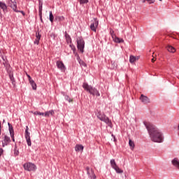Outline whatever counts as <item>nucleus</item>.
<instances>
[{
  "mask_svg": "<svg viewBox=\"0 0 179 179\" xmlns=\"http://www.w3.org/2000/svg\"><path fill=\"white\" fill-rule=\"evenodd\" d=\"M143 124L148 131L152 142H155V143H163L164 142L163 132L156 127L155 124L146 122H144Z\"/></svg>",
  "mask_w": 179,
  "mask_h": 179,
  "instance_id": "nucleus-1",
  "label": "nucleus"
},
{
  "mask_svg": "<svg viewBox=\"0 0 179 179\" xmlns=\"http://www.w3.org/2000/svg\"><path fill=\"white\" fill-rule=\"evenodd\" d=\"M83 87L92 96H96V97H100V92L96 87H93L92 85H89V84L84 83L83 84Z\"/></svg>",
  "mask_w": 179,
  "mask_h": 179,
  "instance_id": "nucleus-2",
  "label": "nucleus"
},
{
  "mask_svg": "<svg viewBox=\"0 0 179 179\" xmlns=\"http://www.w3.org/2000/svg\"><path fill=\"white\" fill-rule=\"evenodd\" d=\"M97 118H99L100 121H103V122H105V124H107L108 127H111V125L113 124L110 118H108V117H107L104 113H98Z\"/></svg>",
  "mask_w": 179,
  "mask_h": 179,
  "instance_id": "nucleus-3",
  "label": "nucleus"
},
{
  "mask_svg": "<svg viewBox=\"0 0 179 179\" xmlns=\"http://www.w3.org/2000/svg\"><path fill=\"white\" fill-rule=\"evenodd\" d=\"M22 166L26 171H36L37 170V166L31 162H26Z\"/></svg>",
  "mask_w": 179,
  "mask_h": 179,
  "instance_id": "nucleus-4",
  "label": "nucleus"
},
{
  "mask_svg": "<svg viewBox=\"0 0 179 179\" xmlns=\"http://www.w3.org/2000/svg\"><path fill=\"white\" fill-rule=\"evenodd\" d=\"M77 48L80 51V52H85V40L82 36L77 38Z\"/></svg>",
  "mask_w": 179,
  "mask_h": 179,
  "instance_id": "nucleus-5",
  "label": "nucleus"
},
{
  "mask_svg": "<svg viewBox=\"0 0 179 179\" xmlns=\"http://www.w3.org/2000/svg\"><path fill=\"white\" fill-rule=\"evenodd\" d=\"M110 166L112 169H113V170H115L116 173H117V174H122V173H124V171L120 169V167H118V166L117 165V163L115 162V159H110Z\"/></svg>",
  "mask_w": 179,
  "mask_h": 179,
  "instance_id": "nucleus-6",
  "label": "nucleus"
},
{
  "mask_svg": "<svg viewBox=\"0 0 179 179\" xmlns=\"http://www.w3.org/2000/svg\"><path fill=\"white\" fill-rule=\"evenodd\" d=\"M97 27H99V20L97 18H94L92 20H91V24H90V29L92 31H97Z\"/></svg>",
  "mask_w": 179,
  "mask_h": 179,
  "instance_id": "nucleus-7",
  "label": "nucleus"
},
{
  "mask_svg": "<svg viewBox=\"0 0 179 179\" xmlns=\"http://www.w3.org/2000/svg\"><path fill=\"white\" fill-rule=\"evenodd\" d=\"M6 3H8V6L13 9L14 12L17 11V2H16V0H7Z\"/></svg>",
  "mask_w": 179,
  "mask_h": 179,
  "instance_id": "nucleus-8",
  "label": "nucleus"
},
{
  "mask_svg": "<svg viewBox=\"0 0 179 179\" xmlns=\"http://www.w3.org/2000/svg\"><path fill=\"white\" fill-rule=\"evenodd\" d=\"M56 66H57V69L61 71V72H65V71H66V66H65V64H64L62 61H57Z\"/></svg>",
  "mask_w": 179,
  "mask_h": 179,
  "instance_id": "nucleus-9",
  "label": "nucleus"
},
{
  "mask_svg": "<svg viewBox=\"0 0 179 179\" xmlns=\"http://www.w3.org/2000/svg\"><path fill=\"white\" fill-rule=\"evenodd\" d=\"M8 131L10 132V137L12 138L13 142H15V131L13 130V127L10 123H8Z\"/></svg>",
  "mask_w": 179,
  "mask_h": 179,
  "instance_id": "nucleus-10",
  "label": "nucleus"
},
{
  "mask_svg": "<svg viewBox=\"0 0 179 179\" xmlns=\"http://www.w3.org/2000/svg\"><path fill=\"white\" fill-rule=\"evenodd\" d=\"M87 174L91 178H96V175H94V172L93 171V169H90L89 166L86 167Z\"/></svg>",
  "mask_w": 179,
  "mask_h": 179,
  "instance_id": "nucleus-11",
  "label": "nucleus"
},
{
  "mask_svg": "<svg viewBox=\"0 0 179 179\" xmlns=\"http://www.w3.org/2000/svg\"><path fill=\"white\" fill-rule=\"evenodd\" d=\"M140 100H141V103H143V104H148V103H150V99L148 96H146L143 94L141 95Z\"/></svg>",
  "mask_w": 179,
  "mask_h": 179,
  "instance_id": "nucleus-12",
  "label": "nucleus"
},
{
  "mask_svg": "<svg viewBox=\"0 0 179 179\" xmlns=\"http://www.w3.org/2000/svg\"><path fill=\"white\" fill-rule=\"evenodd\" d=\"M171 164L173 166H175L177 170H179V159L178 158L176 157L171 161Z\"/></svg>",
  "mask_w": 179,
  "mask_h": 179,
  "instance_id": "nucleus-13",
  "label": "nucleus"
},
{
  "mask_svg": "<svg viewBox=\"0 0 179 179\" xmlns=\"http://www.w3.org/2000/svg\"><path fill=\"white\" fill-rule=\"evenodd\" d=\"M0 8L2 9L3 12H6V10H8V6H6L5 2L0 1Z\"/></svg>",
  "mask_w": 179,
  "mask_h": 179,
  "instance_id": "nucleus-14",
  "label": "nucleus"
},
{
  "mask_svg": "<svg viewBox=\"0 0 179 179\" xmlns=\"http://www.w3.org/2000/svg\"><path fill=\"white\" fill-rule=\"evenodd\" d=\"M65 38L67 44H72V38H71V36L68 34V32L65 31Z\"/></svg>",
  "mask_w": 179,
  "mask_h": 179,
  "instance_id": "nucleus-15",
  "label": "nucleus"
},
{
  "mask_svg": "<svg viewBox=\"0 0 179 179\" xmlns=\"http://www.w3.org/2000/svg\"><path fill=\"white\" fill-rule=\"evenodd\" d=\"M10 142V137L4 136L3 146H7L8 143Z\"/></svg>",
  "mask_w": 179,
  "mask_h": 179,
  "instance_id": "nucleus-16",
  "label": "nucleus"
},
{
  "mask_svg": "<svg viewBox=\"0 0 179 179\" xmlns=\"http://www.w3.org/2000/svg\"><path fill=\"white\" fill-rule=\"evenodd\" d=\"M83 149H85V147H83V145H80V144H77L75 146V150L76 152H80V150L82 152H83Z\"/></svg>",
  "mask_w": 179,
  "mask_h": 179,
  "instance_id": "nucleus-17",
  "label": "nucleus"
},
{
  "mask_svg": "<svg viewBox=\"0 0 179 179\" xmlns=\"http://www.w3.org/2000/svg\"><path fill=\"white\" fill-rule=\"evenodd\" d=\"M29 83L33 89V90H37V84L34 82V80H31L29 81Z\"/></svg>",
  "mask_w": 179,
  "mask_h": 179,
  "instance_id": "nucleus-18",
  "label": "nucleus"
},
{
  "mask_svg": "<svg viewBox=\"0 0 179 179\" xmlns=\"http://www.w3.org/2000/svg\"><path fill=\"white\" fill-rule=\"evenodd\" d=\"M136 59H139V58L138 57L136 58V57L131 55L129 57V63L134 64V62H135L136 61Z\"/></svg>",
  "mask_w": 179,
  "mask_h": 179,
  "instance_id": "nucleus-19",
  "label": "nucleus"
},
{
  "mask_svg": "<svg viewBox=\"0 0 179 179\" xmlns=\"http://www.w3.org/2000/svg\"><path fill=\"white\" fill-rule=\"evenodd\" d=\"M9 78H10V81H11V83H12V85L14 86V87H15V86H16V80H15V77H13V75H12V74H10L9 75Z\"/></svg>",
  "mask_w": 179,
  "mask_h": 179,
  "instance_id": "nucleus-20",
  "label": "nucleus"
},
{
  "mask_svg": "<svg viewBox=\"0 0 179 179\" xmlns=\"http://www.w3.org/2000/svg\"><path fill=\"white\" fill-rule=\"evenodd\" d=\"M113 41H115V43H124V39L120 38H118V37H117V36H115V37L113 38Z\"/></svg>",
  "mask_w": 179,
  "mask_h": 179,
  "instance_id": "nucleus-21",
  "label": "nucleus"
},
{
  "mask_svg": "<svg viewBox=\"0 0 179 179\" xmlns=\"http://www.w3.org/2000/svg\"><path fill=\"white\" fill-rule=\"evenodd\" d=\"M166 50L167 51H169V52H176V48H174V47L171 46V45H168L166 47Z\"/></svg>",
  "mask_w": 179,
  "mask_h": 179,
  "instance_id": "nucleus-22",
  "label": "nucleus"
},
{
  "mask_svg": "<svg viewBox=\"0 0 179 179\" xmlns=\"http://www.w3.org/2000/svg\"><path fill=\"white\" fill-rule=\"evenodd\" d=\"M24 135H25V138H30V132H29L28 126H26Z\"/></svg>",
  "mask_w": 179,
  "mask_h": 179,
  "instance_id": "nucleus-23",
  "label": "nucleus"
},
{
  "mask_svg": "<svg viewBox=\"0 0 179 179\" xmlns=\"http://www.w3.org/2000/svg\"><path fill=\"white\" fill-rule=\"evenodd\" d=\"M129 145L130 146L131 150H134V148H135V143H134V141H132V140L129 139Z\"/></svg>",
  "mask_w": 179,
  "mask_h": 179,
  "instance_id": "nucleus-24",
  "label": "nucleus"
},
{
  "mask_svg": "<svg viewBox=\"0 0 179 179\" xmlns=\"http://www.w3.org/2000/svg\"><path fill=\"white\" fill-rule=\"evenodd\" d=\"M49 20L51 23L54 22V15H52V11H50L49 13Z\"/></svg>",
  "mask_w": 179,
  "mask_h": 179,
  "instance_id": "nucleus-25",
  "label": "nucleus"
},
{
  "mask_svg": "<svg viewBox=\"0 0 179 179\" xmlns=\"http://www.w3.org/2000/svg\"><path fill=\"white\" fill-rule=\"evenodd\" d=\"M14 156H19V150L17 149V145L14 147Z\"/></svg>",
  "mask_w": 179,
  "mask_h": 179,
  "instance_id": "nucleus-26",
  "label": "nucleus"
},
{
  "mask_svg": "<svg viewBox=\"0 0 179 179\" xmlns=\"http://www.w3.org/2000/svg\"><path fill=\"white\" fill-rule=\"evenodd\" d=\"M64 99L66 100V101H69V103H72V101H73V100H72V99H71V97H69L68 95H65Z\"/></svg>",
  "mask_w": 179,
  "mask_h": 179,
  "instance_id": "nucleus-27",
  "label": "nucleus"
},
{
  "mask_svg": "<svg viewBox=\"0 0 179 179\" xmlns=\"http://www.w3.org/2000/svg\"><path fill=\"white\" fill-rule=\"evenodd\" d=\"M25 139H26L27 145L28 146H31V139L30 138V137L29 138H27Z\"/></svg>",
  "mask_w": 179,
  "mask_h": 179,
  "instance_id": "nucleus-28",
  "label": "nucleus"
},
{
  "mask_svg": "<svg viewBox=\"0 0 179 179\" xmlns=\"http://www.w3.org/2000/svg\"><path fill=\"white\" fill-rule=\"evenodd\" d=\"M80 5H83L85 3H88L89 0H78Z\"/></svg>",
  "mask_w": 179,
  "mask_h": 179,
  "instance_id": "nucleus-29",
  "label": "nucleus"
},
{
  "mask_svg": "<svg viewBox=\"0 0 179 179\" xmlns=\"http://www.w3.org/2000/svg\"><path fill=\"white\" fill-rule=\"evenodd\" d=\"M110 36L113 38H114V37L115 36V34L114 33V30H113L111 29H110Z\"/></svg>",
  "mask_w": 179,
  "mask_h": 179,
  "instance_id": "nucleus-30",
  "label": "nucleus"
},
{
  "mask_svg": "<svg viewBox=\"0 0 179 179\" xmlns=\"http://www.w3.org/2000/svg\"><path fill=\"white\" fill-rule=\"evenodd\" d=\"M1 58H2L3 61H4L3 62V65H4V66H6V57L2 56Z\"/></svg>",
  "mask_w": 179,
  "mask_h": 179,
  "instance_id": "nucleus-31",
  "label": "nucleus"
},
{
  "mask_svg": "<svg viewBox=\"0 0 179 179\" xmlns=\"http://www.w3.org/2000/svg\"><path fill=\"white\" fill-rule=\"evenodd\" d=\"M34 115H44V113L36 111L34 113Z\"/></svg>",
  "mask_w": 179,
  "mask_h": 179,
  "instance_id": "nucleus-32",
  "label": "nucleus"
},
{
  "mask_svg": "<svg viewBox=\"0 0 179 179\" xmlns=\"http://www.w3.org/2000/svg\"><path fill=\"white\" fill-rule=\"evenodd\" d=\"M15 12H16L17 13H22V15H23L24 16H26V13L23 10H19L17 9V11H15Z\"/></svg>",
  "mask_w": 179,
  "mask_h": 179,
  "instance_id": "nucleus-33",
  "label": "nucleus"
},
{
  "mask_svg": "<svg viewBox=\"0 0 179 179\" xmlns=\"http://www.w3.org/2000/svg\"><path fill=\"white\" fill-rule=\"evenodd\" d=\"M36 38L41 40V35L40 34V32L37 31L36 34Z\"/></svg>",
  "mask_w": 179,
  "mask_h": 179,
  "instance_id": "nucleus-34",
  "label": "nucleus"
},
{
  "mask_svg": "<svg viewBox=\"0 0 179 179\" xmlns=\"http://www.w3.org/2000/svg\"><path fill=\"white\" fill-rule=\"evenodd\" d=\"M34 44H36L37 45H38V44H40V39L36 38L34 41Z\"/></svg>",
  "mask_w": 179,
  "mask_h": 179,
  "instance_id": "nucleus-35",
  "label": "nucleus"
},
{
  "mask_svg": "<svg viewBox=\"0 0 179 179\" xmlns=\"http://www.w3.org/2000/svg\"><path fill=\"white\" fill-rule=\"evenodd\" d=\"M58 19L60 22H62L64 20H65V17L64 16H60V17H58Z\"/></svg>",
  "mask_w": 179,
  "mask_h": 179,
  "instance_id": "nucleus-36",
  "label": "nucleus"
},
{
  "mask_svg": "<svg viewBox=\"0 0 179 179\" xmlns=\"http://www.w3.org/2000/svg\"><path fill=\"white\" fill-rule=\"evenodd\" d=\"M77 57V61L79 62V64H80V61H82V59H80V57H79V55L76 54V55Z\"/></svg>",
  "mask_w": 179,
  "mask_h": 179,
  "instance_id": "nucleus-37",
  "label": "nucleus"
},
{
  "mask_svg": "<svg viewBox=\"0 0 179 179\" xmlns=\"http://www.w3.org/2000/svg\"><path fill=\"white\" fill-rule=\"evenodd\" d=\"M147 1H148V3H150V5H152V3H155V0H147Z\"/></svg>",
  "mask_w": 179,
  "mask_h": 179,
  "instance_id": "nucleus-38",
  "label": "nucleus"
},
{
  "mask_svg": "<svg viewBox=\"0 0 179 179\" xmlns=\"http://www.w3.org/2000/svg\"><path fill=\"white\" fill-rule=\"evenodd\" d=\"M54 114H55V113L54 112L53 110H49V115H54Z\"/></svg>",
  "mask_w": 179,
  "mask_h": 179,
  "instance_id": "nucleus-39",
  "label": "nucleus"
},
{
  "mask_svg": "<svg viewBox=\"0 0 179 179\" xmlns=\"http://www.w3.org/2000/svg\"><path fill=\"white\" fill-rule=\"evenodd\" d=\"M43 115H45V117H50L49 111L45 112Z\"/></svg>",
  "mask_w": 179,
  "mask_h": 179,
  "instance_id": "nucleus-40",
  "label": "nucleus"
},
{
  "mask_svg": "<svg viewBox=\"0 0 179 179\" xmlns=\"http://www.w3.org/2000/svg\"><path fill=\"white\" fill-rule=\"evenodd\" d=\"M27 78H28V79H29V82L33 80V79H31V76H30V75L27 74Z\"/></svg>",
  "mask_w": 179,
  "mask_h": 179,
  "instance_id": "nucleus-41",
  "label": "nucleus"
},
{
  "mask_svg": "<svg viewBox=\"0 0 179 179\" xmlns=\"http://www.w3.org/2000/svg\"><path fill=\"white\" fill-rule=\"evenodd\" d=\"M39 17H43V11H38Z\"/></svg>",
  "mask_w": 179,
  "mask_h": 179,
  "instance_id": "nucleus-42",
  "label": "nucleus"
},
{
  "mask_svg": "<svg viewBox=\"0 0 179 179\" xmlns=\"http://www.w3.org/2000/svg\"><path fill=\"white\" fill-rule=\"evenodd\" d=\"M2 155H3V150L0 148V157L2 156Z\"/></svg>",
  "mask_w": 179,
  "mask_h": 179,
  "instance_id": "nucleus-43",
  "label": "nucleus"
},
{
  "mask_svg": "<svg viewBox=\"0 0 179 179\" xmlns=\"http://www.w3.org/2000/svg\"><path fill=\"white\" fill-rule=\"evenodd\" d=\"M38 8H39L38 12H43V7L39 6Z\"/></svg>",
  "mask_w": 179,
  "mask_h": 179,
  "instance_id": "nucleus-44",
  "label": "nucleus"
},
{
  "mask_svg": "<svg viewBox=\"0 0 179 179\" xmlns=\"http://www.w3.org/2000/svg\"><path fill=\"white\" fill-rule=\"evenodd\" d=\"M50 37H53V38H55V34H51Z\"/></svg>",
  "mask_w": 179,
  "mask_h": 179,
  "instance_id": "nucleus-45",
  "label": "nucleus"
},
{
  "mask_svg": "<svg viewBox=\"0 0 179 179\" xmlns=\"http://www.w3.org/2000/svg\"><path fill=\"white\" fill-rule=\"evenodd\" d=\"M70 47L71 48V50H75V46H73V45H70Z\"/></svg>",
  "mask_w": 179,
  "mask_h": 179,
  "instance_id": "nucleus-46",
  "label": "nucleus"
},
{
  "mask_svg": "<svg viewBox=\"0 0 179 179\" xmlns=\"http://www.w3.org/2000/svg\"><path fill=\"white\" fill-rule=\"evenodd\" d=\"M39 6H41V7H42V8H43V2L39 1Z\"/></svg>",
  "mask_w": 179,
  "mask_h": 179,
  "instance_id": "nucleus-47",
  "label": "nucleus"
},
{
  "mask_svg": "<svg viewBox=\"0 0 179 179\" xmlns=\"http://www.w3.org/2000/svg\"><path fill=\"white\" fill-rule=\"evenodd\" d=\"M40 20H41V23H44V21L43 20V17H40Z\"/></svg>",
  "mask_w": 179,
  "mask_h": 179,
  "instance_id": "nucleus-48",
  "label": "nucleus"
},
{
  "mask_svg": "<svg viewBox=\"0 0 179 179\" xmlns=\"http://www.w3.org/2000/svg\"><path fill=\"white\" fill-rule=\"evenodd\" d=\"M1 130H2V127H1V121H0V135H1Z\"/></svg>",
  "mask_w": 179,
  "mask_h": 179,
  "instance_id": "nucleus-49",
  "label": "nucleus"
},
{
  "mask_svg": "<svg viewBox=\"0 0 179 179\" xmlns=\"http://www.w3.org/2000/svg\"><path fill=\"white\" fill-rule=\"evenodd\" d=\"M155 61H156V59H155V57H153V58L152 59V62H155Z\"/></svg>",
  "mask_w": 179,
  "mask_h": 179,
  "instance_id": "nucleus-50",
  "label": "nucleus"
},
{
  "mask_svg": "<svg viewBox=\"0 0 179 179\" xmlns=\"http://www.w3.org/2000/svg\"><path fill=\"white\" fill-rule=\"evenodd\" d=\"M112 137L113 138L114 141H115V136H114V134H112Z\"/></svg>",
  "mask_w": 179,
  "mask_h": 179,
  "instance_id": "nucleus-51",
  "label": "nucleus"
},
{
  "mask_svg": "<svg viewBox=\"0 0 179 179\" xmlns=\"http://www.w3.org/2000/svg\"><path fill=\"white\" fill-rule=\"evenodd\" d=\"M146 2V0H143V3H145Z\"/></svg>",
  "mask_w": 179,
  "mask_h": 179,
  "instance_id": "nucleus-52",
  "label": "nucleus"
},
{
  "mask_svg": "<svg viewBox=\"0 0 179 179\" xmlns=\"http://www.w3.org/2000/svg\"><path fill=\"white\" fill-rule=\"evenodd\" d=\"M3 124H5V120H3Z\"/></svg>",
  "mask_w": 179,
  "mask_h": 179,
  "instance_id": "nucleus-53",
  "label": "nucleus"
},
{
  "mask_svg": "<svg viewBox=\"0 0 179 179\" xmlns=\"http://www.w3.org/2000/svg\"><path fill=\"white\" fill-rule=\"evenodd\" d=\"M159 1H160V2H162V1H163V0H159Z\"/></svg>",
  "mask_w": 179,
  "mask_h": 179,
  "instance_id": "nucleus-54",
  "label": "nucleus"
},
{
  "mask_svg": "<svg viewBox=\"0 0 179 179\" xmlns=\"http://www.w3.org/2000/svg\"><path fill=\"white\" fill-rule=\"evenodd\" d=\"M178 129H179V124H178Z\"/></svg>",
  "mask_w": 179,
  "mask_h": 179,
  "instance_id": "nucleus-55",
  "label": "nucleus"
},
{
  "mask_svg": "<svg viewBox=\"0 0 179 179\" xmlns=\"http://www.w3.org/2000/svg\"><path fill=\"white\" fill-rule=\"evenodd\" d=\"M0 13H1V9H0Z\"/></svg>",
  "mask_w": 179,
  "mask_h": 179,
  "instance_id": "nucleus-56",
  "label": "nucleus"
}]
</instances>
